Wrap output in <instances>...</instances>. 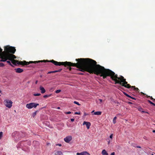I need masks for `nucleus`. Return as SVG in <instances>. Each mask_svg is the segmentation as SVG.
<instances>
[{
	"label": "nucleus",
	"mask_w": 155,
	"mask_h": 155,
	"mask_svg": "<svg viewBox=\"0 0 155 155\" xmlns=\"http://www.w3.org/2000/svg\"><path fill=\"white\" fill-rule=\"evenodd\" d=\"M76 63L70 62H58L53 60L48 61L56 66L64 65V66H75L78 68L79 71L84 72L87 71L90 74H97L99 67L96 61L89 58L76 59Z\"/></svg>",
	"instance_id": "1"
},
{
	"label": "nucleus",
	"mask_w": 155,
	"mask_h": 155,
	"mask_svg": "<svg viewBox=\"0 0 155 155\" xmlns=\"http://www.w3.org/2000/svg\"><path fill=\"white\" fill-rule=\"evenodd\" d=\"M100 67L97 75L100 74L101 77H103V79H105L107 76L110 77L112 80L115 82V84H119L123 86L129 88H131L134 90L139 92V89L138 88L136 87L135 86H131L129 84H128L125 79L122 76L118 77L117 74H115L114 72L109 69H106L104 67L101 65H98Z\"/></svg>",
	"instance_id": "2"
},
{
	"label": "nucleus",
	"mask_w": 155,
	"mask_h": 155,
	"mask_svg": "<svg viewBox=\"0 0 155 155\" xmlns=\"http://www.w3.org/2000/svg\"><path fill=\"white\" fill-rule=\"evenodd\" d=\"M4 51H2L1 54L0 55V57H2L3 58L8 56V54H14L16 51V49L14 47L7 45L4 47Z\"/></svg>",
	"instance_id": "3"
},
{
	"label": "nucleus",
	"mask_w": 155,
	"mask_h": 155,
	"mask_svg": "<svg viewBox=\"0 0 155 155\" xmlns=\"http://www.w3.org/2000/svg\"><path fill=\"white\" fill-rule=\"evenodd\" d=\"M11 61L12 63L14 65H16L17 64H20L23 65H28L30 64L37 63H39L40 62H46V61H30L29 62H26L25 61H18L15 60V59L10 60Z\"/></svg>",
	"instance_id": "4"
},
{
	"label": "nucleus",
	"mask_w": 155,
	"mask_h": 155,
	"mask_svg": "<svg viewBox=\"0 0 155 155\" xmlns=\"http://www.w3.org/2000/svg\"><path fill=\"white\" fill-rule=\"evenodd\" d=\"M8 54V56L5 58L1 59L0 61L5 62L7 60H11L15 59L16 58V56L13 54Z\"/></svg>",
	"instance_id": "5"
},
{
	"label": "nucleus",
	"mask_w": 155,
	"mask_h": 155,
	"mask_svg": "<svg viewBox=\"0 0 155 155\" xmlns=\"http://www.w3.org/2000/svg\"><path fill=\"white\" fill-rule=\"evenodd\" d=\"M38 105V104L31 102L26 104V106L28 109H31L33 108H35Z\"/></svg>",
	"instance_id": "6"
},
{
	"label": "nucleus",
	"mask_w": 155,
	"mask_h": 155,
	"mask_svg": "<svg viewBox=\"0 0 155 155\" xmlns=\"http://www.w3.org/2000/svg\"><path fill=\"white\" fill-rule=\"evenodd\" d=\"M4 103L6 107L10 108L12 106V102L11 100H5L4 101Z\"/></svg>",
	"instance_id": "7"
},
{
	"label": "nucleus",
	"mask_w": 155,
	"mask_h": 155,
	"mask_svg": "<svg viewBox=\"0 0 155 155\" xmlns=\"http://www.w3.org/2000/svg\"><path fill=\"white\" fill-rule=\"evenodd\" d=\"M72 140V137L69 136L66 137L64 139V141L67 143H69Z\"/></svg>",
	"instance_id": "8"
},
{
	"label": "nucleus",
	"mask_w": 155,
	"mask_h": 155,
	"mask_svg": "<svg viewBox=\"0 0 155 155\" xmlns=\"http://www.w3.org/2000/svg\"><path fill=\"white\" fill-rule=\"evenodd\" d=\"M83 125H86L87 128L88 129H89L91 124L90 122L86 121H84L83 123Z\"/></svg>",
	"instance_id": "9"
},
{
	"label": "nucleus",
	"mask_w": 155,
	"mask_h": 155,
	"mask_svg": "<svg viewBox=\"0 0 155 155\" xmlns=\"http://www.w3.org/2000/svg\"><path fill=\"white\" fill-rule=\"evenodd\" d=\"M15 72L18 73H21L23 72V69L20 68H15Z\"/></svg>",
	"instance_id": "10"
},
{
	"label": "nucleus",
	"mask_w": 155,
	"mask_h": 155,
	"mask_svg": "<svg viewBox=\"0 0 155 155\" xmlns=\"http://www.w3.org/2000/svg\"><path fill=\"white\" fill-rule=\"evenodd\" d=\"M40 90L41 91V93L42 94L44 93L46 91L45 88L41 86H40Z\"/></svg>",
	"instance_id": "11"
},
{
	"label": "nucleus",
	"mask_w": 155,
	"mask_h": 155,
	"mask_svg": "<svg viewBox=\"0 0 155 155\" xmlns=\"http://www.w3.org/2000/svg\"><path fill=\"white\" fill-rule=\"evenodd\" d=\"M55 155H63L61 151H58L55 153Z\"/></svg>",
	"instance_id": "12"
},
{
	"label": "nucleus",
	"mask_w": 155,
	"mask_h": 155,
	"mask_svg": "<svg viewBox=\"0 0 155 155\" xmlns=\"http://www.w3.org/2000/svg\"><path fill=\"white\" fill-rule=\"evenodd\" d=\"M103 155H108V153L106 152L105 150H103L101 153Z\"/></svg>",
	"instance_id": "13"
},
{
	"label": "nucleus",
	"mask_w": 155,
	"mask_h": 155,
	"mask_svg": "<svg viewBox=\"0 0 155 155\" xmlns=\"http://www.w3.org/2000/svg\"><path fill=\"white\" fill-rule=\"evenodd\" d=\"M101 112L100 111H97L94 113V114L95 115H100L101 114Z\"/></svg>",
	"instance_id": "14"
},
{
	"label": "nucleus",
	"mask_w": 155,
	"mask_h": 155,
	"mask_svg": "<svg viewBox=\"0 0 155 155\" xmlns=\"http://www.w3.org/2000/svg\"><path fill=\"white\" fill-rule=\"evenodd\" d=\"M82 155H90V154L86 151L82 152Z\"/></svg>",
	"instance_id": "15"
},
{
	"label": "nucleus",
	"mask_w": 155,
	"mask_h": 155,
	"mask_svg": "<svg viewBox=\"0 0 155 155\" xmlns=\"http://www.w3.org/2000/svg\"><path fill=\"white\" fill-rule=\"evenodd\" d=\"M142 110H143V109L141 107H140L138 108V110L140 111H141L142 112H144V113H148L147 112H145L143 111Z\"/></svg>",
	"instance_id": "16"
},
{
	"label": "nucleus",
	"mask_w": 155,
	"mask_h": 155,
	"mask_svg": "<svg viewBox=\"0 0 155 155\" xmlns=\"http://www.w3.org/2000/svg\"><path fill=\"white\" fill-rule=\"evenodd\" d=\"M116 119H117V117H114L113 120V123L114 124H115L116 123Z\"/></svg>",
	"instance_id": "17"
},
{
	"label": "nucleus",
	"mask_w": 155,
	"mask_h": 155,
	"mask_svg": "<svg viewBox=\"0 0 155 155\" xmlns=\"http://www.w3.org/2000/svg\"><path fill=\"white\" fill-rule=\"evenodd\" d=\"M146 96L147 97V98L150 97V99L152 100H153V101L155 100V99L153 98L152 96L150 97V96H148L147 95Z\"/></svg>",
	"instance_id": "18"
},
{
	"label": "nucleus",
	"mask_w": 155,
	"mask_h": 155,
	"mask_svg": "<svg viewBox=\"0 0 155 155\" xmlns=\"http://www.w3.org/2000/svg\"><path fill=\"white\" fill-rule=\"evenodd\" d=\"M38 112V111H35V112L32 114V116L33 117H34L36 115V114H37V112Z\"/></svg>",
	"instance_id": "19"
},
{
	"label": "nucleus",
	"mask_w": 155,
	"mask_h": 155,
	"mask_svg": "<svg viewBox=\"0 0 155 155\" xmlns=\"http://www.w3.org/2000/svg\"><path fill=\"white\" fill-rule=\"evenodd\" d=\"M51 95H46L44 96L43 97L44 98H47L51 96Z\"/></svg>",
	"instance_id": "20"
},
{
	"label": "nucleus",
	"mask_w": 155,
	"mask_h": 155,
	"mask_svg": "<svg viewBox=\"0 0 155 155\" xmlns=\"http://www.w3.org/2000/svg\"><path fill=\"white\" fill-rule=\"evenodd\" d=\"M33 95L35 96H39L41 94L40 93H37V94H34Z\"/></svg>",
	"instance_id": "21"
},
{
	"label": "nucleus",
	"mask_w": 155,
	"mask_h": 155,
	"mask_svg": "<svg viewBox=\"0 0 155 155\" xmlns=\"http://www.w3.org/2000/svg\"><path fill=\"white\" fill-rule=\"evenodd\" d=\"M72 113H73V112L70 111H68L67 112H64V113L66 114H71Z\"/></svg>",
	"instance_id": "22"
},
{
	"label": "nucleus",
	"mask_w": 155,
	"mask_h": 155,
	"mask_svg": "<svg viewBox=\"0 0 155 155\" xmlns=\"http://www.w3.org/2000/svg\"><path fill=\"white\" fill-rule=\"evenodd\" d=\"M4 64L2 63H0V67H3L4 66Z\"/></svg>",
	"instance_id": "23"
},
{
	"label": "nucleus",
	"mask_w": 155,
	"mask_h": 155,
	"mask_svg": "<svg viewBox=\"0 0 155 155\" xmlns=\"http://www.w3.org/2000/svg\"><path fill=\"white\" fill-rule=\"evenodd\" d=\"M74 104H77L78 105H80V104L78 102L76 101H74Z\"/></svg>",
	"instance_id": "24"
},
{
	"label": "nucleus",
	"mask_w": 155,
	"mask_h": 155,
	"mask_svg": "<svg viewBox=\"0 0 155 155\" xmlns=\"http://www.w3.org/2000/svg\"><path fill=\"white\" fill-rule=\"evenodd\" d=\"M3 135V133L2 132H0V139H1Z\"/></svg>",
	"instance_id": "25"
},
{
	"label": "nucleus",
	"mask_w": 155,
	"mask_h": 155,
	"mask_svg": "<svg viewBox=\"0 0 155 155\" xmlns=\"http://www.w3.org/2000/svg\"><path fill=\"white\" fill-rule=\"evenodd\" d=\"M61 91V90H58L55 91V93H58L60 92Z\"/></svg>",
	"instance_id": "26"
},
{
	"label": "nucleus",
	"mask_w": 155,
	"mask_h": 155,
	"mask_svg": "<svg viewBox=\"0 0 155 155\" xmlns=\"http://www.w3.org/2000/svg\"><path fill=\"white\" fill-rule=\"evenodd\" d=\"M7 62L8 63V64H9L11 66H12V64H11V62L10 61H7Z\"/></svg>",
	"instance_id": "27"
},
{
	"label": "nucleus",
	"mask_w": 155,
	"mask_h": 155,
	"mask_svg": "<svg viewBox=\"0 0 155 155\" xmlns=\"http://www.w3.org/2000/svg\"><path fill=\"white\" fill-rule=\"evenodd\" d=\"M129 97H128L130 98H131L133 99H134V100H136V99L134 97H131L129 95Z\"/></svg>",
	"instance_id": "28"
},
{
	"label": "nucleus",
	"mask_w": 155,
	"mask_h": 155,
	"mask_svg": "<svg viewBox=\"0 0 155 155\" xmlns=\"http://www.w3.org/2000/svg\"><path fill=\"white\" fill-rule=\"evenodd\" d=\"M74 114L80 115V112H75L74 113Z\"/></svg>",
	"instance_id": "29"
},
{
	"label": "nucleus",
	"mask_w": 155,
	"mask_h": 155,
	"mask_svg": "<svg viewBox=\"0 0 155 155\" xmlns=\"http://www.w3.org/2000/svg\"><path fill=\"white\" fill-rule=\"evenodd\" d=\"M77 155H82V152L81 153H77L76 154Z\"/></svg>",
	"instance_id": "30"
},
{
	"label": "nucleus",
	"mask_w": 155,
	"mask_h": 155,
	"mask_svg": "<svg viewBox=\"0 0 155 155\" xmlns=\"http://www.w3.org/2000/svg\"><path fill=\"white\" fill-rule=\"evenodd\" d=\"M124 94L125 95H126V96H127V97H129V95H128V94H127V93H125V92H124Z\"/></svg>",
	"instance_id": "31"
},
{
	"label": "nucleus",
	"mask_w": 155,
	"mask_h": 155,
	"mask_svg": "<svg viewBox=\"0 0 155 155\" xmlns=\"http://www.w3.org/2000/svg\"><path fill=\"white\" fill-rule=\"evenodd\" d=\"M148 102L149 103H150V104H152V103L153 102H151V101H150V100H148Z\"/></svg>",
	"instance_id": "32"
},
{
	"label": "nucleus",
	"mask_w": 155,
	"mask_h": 155,
	"mask_svg": "<svg viewBox=\"0 0 155 155\" xmlns=\"http://www.w3.org/2000/svg\"><path fill=\"white\" fill-rule=\"evenodd\" d=\"M113 134H111L110 136V138L111 139H112V137H113Z\"/></svg>",
	"instance_id": "33"
},
{
	"label": "nucleus",
	"mask_w": 155,
	"mask_h": 155,
	"mask_svg": "<svg viewBox=\"0 0 155 155\" xmlns=\"http://www.w3.org/2000/svg\"><path fill=\"white\" fill-rule=\"evenodd\" d=\"M51 73H53V71H49L48 73V74H50Z\"/></svg>",
	"instance_id": "34"
},
{
	"label": "nucleus",
	"mask_w": 155,
	"mask_h": 155,
	"mask_svg": "<svg viewBox=\"0 0 155 155\" xmlns=\"http://www.w3.org/2000/svg\"><path fill=\"white\" fill-rule=\"evenodd\" d=\"M56 146H58L60 147H61L62 145L61 144H58L56 145Z\"/></svg>",
	"instance_id": "35"
},
{
	"label": "nucleus",
	"mask_w": 155,
	"mask_h": 155,
	"mask_svg": "<svg viewBox=\"0 0 155 155\" xmlns=\"http://www.w3.org/2000/svg\"><path fill=\"white\" fill-rule=\"evenodd\" d=\"M74 118H71V120L72 122H73L74 121Z\"/></svg>",
	"instance_id": "36"
},
{
	"label": "nucleus",
	"mask_w": 155,
	"mask_h": 155,
	"mask_svg": "<svg viewBox=\"0 0 155 155\" xmlns=\"http://www.w3.org/2000/svg\"><path fill=\"white\" fill-rule=\"evenodd\" d=\"M62 69H59V70H57V72H60L62 70Z\"/></svg>",
	"instance_id": "37"
},
{
	"label": "nucleus",
	"mask_w": 155,
	"mask_h": 155,
	"mask_svg": "<svg viewBox=\"0 0 155 155\" xmlns=\"http://www.w3.org/2000/svg\"><path fill=\"white\" fill-rule=\"evenodd\" d=\"M110 155H115V153L114 152L112 153Z\"/></svg>",
	"instance_id": "38"
},
{
	"label": "nucleus",
	"mask_w": 155,
	"mask_h": 155,
	"mask_svg": "<svg viewBox=\"0 0 155 155\" xmlns=\"http://www.w3.org/2000/svg\"><path fill=\"white\" fill-rule=\"evenodd\" d=\"M88 114L86 113H84V116H86L87 115H88Z\"/></svg>",
	"instance_id": "39"
},
{
	"label": "nucleus",
	"mask_w": 155,
	"mask_h": 155,
	"mask_svg": "<svg viewBox=\"0 0 155 155\" xmlns=\"http://www.w3.org/2000/svg\"><path fill=\"white\" fill-rule=\"evenodd\" d=\"M99 101H100V102H101L102 101V100L101 99H99Z\"/></svg>",
	"instance_id": "40"
},
{
	"label": "nucleus",
	"mask_w": 155,
	"mask_h": 155,
	"mask_svg": "<svg viewBox=\"0 0 155 155\" xmlns=\"http://www.w3.org/2000/svg\"><path fill=\"white\" fill-rule=\"evenodd\" d=\"M128 104H132V103L130 102H128Z\"/></svg>",
	"instance_id": "41"
},
{
	"label": "nucleus",
	"mask_w": 155,
	"mask_h": 155,
	"mask_svg": "<svg viewBox=\"0 0 155 155\" xmlns=\"http://www.w3.org/2000/svg\"><path fill=\"white\" fill-rule=\"evenodd\" d=\"M80 75H83L84 74L83 73H79L78 74Z\"/></svg>",
	"instance_id": "42"
},
{
	"label": "nucleus",
	"mask_w": 155,
	"mask_h": 155,
	"mask_svg": "<svg viewBox=\"0 0 155 155\" xmlns=\"http://www.w3.org/2000/svg\"><path fill=\"white\" fill-rule=\"evenodd\" d=\"M53 73L57 72H57V70H56V71H53Z\"/></svg>",
	"instance_id": "43"
},
{
	"label": "nucleus",
	"mask_w": 155,
	"mask_h": 155,
	"mask_svg": "<svg viewBox=\"0 0 155 155\" xmlns=\"http://www.w3.org/2000/svg\"><path fill=\"white\" fill-rule=\"evenodd\" d=\"M69 69L70 71H71L72 69V68L71 67H70L69 68Z\"/></svg>",
	"instance_id": "44"
},
{
	"label": "nucleus",
	"mask_w": 155,
	"mask_h": 155,
	"mask_svg": "<svg viewBox=\"0 0 155 155\" xmlns=\"http://www.w3.org/2000/svg\"><path fill=\"white\" fill-rule=\"evenodd\" d=\"M152 105H153V106H155V104L153 103Z\"/></svg>",
	"instance_id": "45"
},
{
	"label": "nucleus",
	"mask_w": 155,
	"mask_h": 155,
	"mask_svg": "<svg viewBox=\"0 0 155 155\" xmlns=\"http://www.w3.org/2000/svg\"><path fill=\"white\" fill-rule=\"evenodd\" d=\"M137 148H141V147H140V146H137Z\"/></svg>",
	"instance_id": "46"
},
{
	"label": "nucleus",
	"mask_w": 155,
	"mask_h": 155,
	"mask_svg": "<svg viewBox=\"0 0 155 155\" xmlns=\"http://www.w3.org/2000/svg\"><path fill=\"white\" fill-rule=\"evenodd\" d=\"M57 108L58 109H60V107H58Z\"/></svg>",
	"instance_id": "47"
},
{
	"label": "nucleus",
	"mask_w": 155,
	"mask_h": 155,
	"mask_svg": "<svg viewBox=\"0 0 155 155\" xmlns=\"http://www.w3.org/2000/svg\"><path fill=\"white\" fill-rule=\"evenodd\" d=\"M141 93L142 94H143L144 95H145V94L144 93H143L142 92H141Z\"/></svg>",
	"instance_id": "48"
},
{
	"label": "nucleus",
	"mask_w": 155,
	"mask_h": 155,
	"mask_svg": "<svg viewBox=\"0 0 155 155\" xmlns=\"http://www.w3.org/2000/svg\"><path fill=\"white\" fill-rule=\"evenodd\" d=\"M37 82H38V81H36L35 82V84H37Z\"/></svg>",
	"instance_id": "49"
},
{
	"label": "nucleus",
	"mask_w": 155,
	"mask_h": 155,
	"mask_svg": "<svg viewBox=\"0 0 155 155\" xmlns=\"http://www.w3.org/2000/svg\"><path fill=\"white\" fill-rule=\"evenodd\" d=\"M153 133H155V130H153Z\"/></svg>",
	"instance_id": "50"
},
{
	"label": "nucleus",
	"mask_w": 155,
	"mask_h": 155,
	"mask_svg": "<svg viewBox=\"0 0 155 155\" xmlns=\"http://www.w3.org/2000/svg\"><path fill=\"white\" fill-rule=\"evenodd\" d=\"M94 110H93V111L91 112V113H93V112H94Z\"/></svg>",
	"instance_id": "51"
},
{
	"label": "nucleus",
	"mask_w": 155,
	"mask_h": 155,
	"mask_svg": "<svg viewBox=\"0 0 155 155\" xmlns=\"http://www.w3.org/2000/svg\"><path fill=\"white\" fill-rule=\"evenodd\" d=\"M110 143V142H108V144H109Z\"/></svg>",
	"instance_id": "52"
},
{
	"label": "nucleus",
	"mask_w": 155,
	"mask_h": 155,
	"mask_svg": "<svg viewBox=\"0 0 155 155\" xmlns=\"http://www.w3.org/2000/svg\"><path fill=\"white\" fill-rule=\"evenodd\" d=\"M152 155H154V154H152Z\"/></svg>",
	"instance_id": "53"
}]
</instances>
